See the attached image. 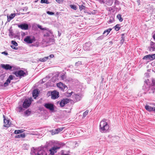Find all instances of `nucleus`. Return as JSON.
Returning <instances> with one entry per match:
<instances>
[{"label":"nucleus","instance_id":"25","mask_svg":"<svg viewBox=\"0 0 155 155\" xmlns=\"http://www.w3.org/2000/svg\"><path fill=\"white\" fill-rule=\"evenodd\" d=\"M88 110H87L84 112L83 114V117H85L88 114Z\"/></svg>","mask_w":155,"mask_h":155},{"label":"nucleus","instance_id":"49","mask_svg":"<svg viewBox=\"0 0 155 155\" xmlns=\"http://www.w3.org/2000/svg\"><path fill=\"white\" fill-rule=\"evenodd\" d=\"M152 111H153L155 112V107H153Z\"/></svg>","mask_w":155,"mask_h":155},{"label":"nucleus","instance_id":"54","mask_svg":"<svg viewBox=\"0 0 155 155\" xmlns=\"http://www.w3.org/2000/svg\"><path fill=\"white\" fill-rule=\"evenodd\" d=\"M153 105H154L155 106V104H153Z\"/></svg>","mask_w":155,"mask_h":155},{"label":"nucleus","instance_id":"36","mask_svg":"<svg viewBox=\"0 0 155 155\" xmlns=\"http://www.w3.org/2000/svg\"><path fill=\"white\" fill-rule=\"evenodd\" d=\"M47 13L49 15H52L54 14V12H51L47 11Z\"/></svg>","mask_w":155,"mask_h":155},{"label":"nucleus","instance_id":"3","mask_svg":"<svg viewBox=\"0 0 155 155\" xmlns=\"http://www.w3.org/2000/svg\"><path fill=\"white\" fill-rule=\"evenodd\" d=\"M13 74L15 75L17 77H18L19 78H21L26 75L25 72L22 70L14 72Z\"/></svg>","mask_w":155,"mask_h":155},{"label":"nucleus","instance_id":"1","mask_svg":"<svg viewBox=\"0 0 155 155\" xmlns=\"http://www.w3.org/2000/svg\"><path fill=\"white\" fill-rule=\"evenodd\" d=\"M109 128L107 123L104 120L101 121L100 125V130L102 133H106Z\"/></svg>","mask_w":155,"mask_h":155},{"label":"nucleus","instance_id":"8","mask_svg":"<svg viewBox=\"0 0 155 155\" xmlns=\"http://www.w3.org/2000/svg\"><path fill=\"white\" fill-rule=\"evenodd\" d=\"M3 117L4 118V126L5 127H8L11 124V122L9 120L5 118V115H3Z\"/></svg>","mask_w":155,"mask_h":155},{"label":"nucleus","instance_id":"44","mask_svg":"<svg viewBox=\"0 0 155 155\" xmlns=\"http://www.w3.org/2000/svg\"><path fill=\"white\" fill-rule=\"evenodd\" d=\"M2 54H4L6 55H8V53L5 51L2 52Z\"/></svg>","mask_w":155,"mask_h":155},{"label":"nucleus","instance_id":"21","mask_svg":"<svg viewBox=\"0 0 155 155\" xmlns=\"http://www.w3.org/2000/svg\"><path fill=\"white\" fill-rule=\"evenodd\" d=\"M75 97L77 101H78L81 99V97L79 95H75Z\"/></svg>","mask_w":155,"mask_h":155},{"label":"nucleus","instance_id":"18","mask_svg":"<svg viewBox=\"0 0 155 155\" xmlns=\"http://www.w3.org/2000/svg\"><path fill=\"white\" fill-rule=\"evenodd\" d=\"M112 29L111 28H109L108 29H107L106 30H105L103 33V34H104L105 33H107V35L110 32V31Z\"/></svg>","mask_w":155,"mask_h":155},{"label":"nucleus","instance_id":"9","mask_svg":"<svg viewBox=\"0 0 155 155\" xmlns=\"http://www.w3.org/2000/svg\"><path fill=\"white\" fill-rule=\"evenodd\" d=\"M143 59H149L150 60H152L155 59V54L152 55H148L145 56L143 58Z\"/></svg>","mask_w":155,"mask_h":155},{"label":"nucleus","instance_id":"43","mask_svg":"<svg viewBox=\"0 0 155 155\" xmlns=\"http://www.w3.org/2000/svg\"><path fill=\"white\" fill-rule=\"evenodd\" d=\"M152 83L153 85H155V79H153L152 81Z\"/></svg>","mask_w":155,"mask_h":155},{"label":"nucleus","instance_id":"32","mask_svg":"<svg viewBox=\"0 0 155 155\" xmlns=\"http://www.w3.org/2000/svg\"><path fill=\"white\" fill-rule=\"evenodd\" d=\"M38 27L39 28L42 30H47V29L46 28H42L41 26L40 25H38Z\"/></svg>","mask_w":155,"mask_h":155},{"label":"nucleus","instance_id":"52","mask_svg":"<svg viewBox=\"0 0 155 155\" xmlns=\"http://www.w3.org/2000/svg\"><path fill=\"white\" fill-rule=\"evenodd\" d=\"M150 10H152V8L150 7Z\"/></svg>","mask_w":155,"mask_h":155},{"label":"nucleus","instance_id":"37","mask_svg":"<svg viewBox=\"0 0 155 155\" xmlns=\"http://www.w3.org/2000/svg\"><path fill=\"white\" fill-rule=\"evenodd\" d=\"M49 33L48 32H47L44 35V37H49Z\"/></svg>","mask_w":155,"mask_h":155},{"label":"nucleus","instance_id":"42","mask_svg":"<svg viewBox=\"0 0 155 155\" xmlns=\"http://www.w3.org/2000/svg\"><path fill=\"white\" fill-rule=\"evenodd\" d=\"M11 47L12 48V49H15V50H17V49H18V48L16 47H15L14 46V45H12L11 46Z\"/></svg>","mask_w":155,"mask_h":155},{"label":"nucleus","instance_id":"17","mask_svg":"<svg viewBox=\"0 0 155 155\" xmlns=\"http://www.w3.org/2000/svg\"><path fill=\"white\" fill-rule=\"evenodd\" d=\"M48 59V57H46L43 58H41L39 59V61H41L44 62L46 61Z\"/></svg>","mask_w":155,"mask_h":155},{"label":"nucleus","instance_id":"27","mask_svg":"<svg viewBox=\"0 0 155 155\" xmlns=\"http://www.w3.org/2000/svg\"><path fill=\"white\" fill-rule=\"evenodd\" d=\"M70 7L72 9H74V10H76L77 9V6L75 5H70Z\"/></svg>","mask_w":155,"mask_h":155},{"label":"nucleus","instance_id":"10","mask_svg":"<svg viewBox=\"0 0 155 155\" xmlns=\"http://www.w3.org/2000/svg\"><path fill=\"white\" fill-rule=\"evenodd\" d=\"M18 28H20L22 30H27L28 29V25L26 24H23L18 25Z\"/></svg>","mask_w":155,"mask_h":155},{"label":"nucleus","instance_id":"53","mask_svg":"<svg viewBox=\"0 0 155 155\" xmlns=\"http://www.w3.org/2000/svg\"><path fill=\"white\" fill-rule=\"evenodd\" d=\"M147 10H149V11H150L149 10V9L148 8H147Z\"/></svg>","mask_w":155,"mask_h":155},{"label":"nucleus","instance_id":"6","mask_svg":"<svg viewBox=\"0 0 155 155\" xmlns=\"http://www.w3.org/2000/svg\"><path fill=\"white\" fill-rule=\"evenodd\" d=\"M62 145L61 144H58V146H54L51 148L49 151L50 152V153L52 155H53L54 153L57 152L56 150L60 149Z\"/></svg>","mask_w":155,"mask_h":155},{"label":"nucleus","instance_id":"50","mask_svg":"<svg viewBox=\"0 0 155 155\" xmlns=\"http://www.w3.org/2000/svg\"><path fill=\"white\" fill-rule=\"evenodd\" d=\"M37 155H41L40 153H38L37 154Z\"/></svg>","mask_w":155,"mask_h":155},{"label":"nucleus","instance_id":"15","mask_svg":"<svg viewBox=\"0 0 155 155\" xmlns=\"http://www.w3.org/2000/svg\"><path fill=\"white\" fill-rule=\"evenodd\" d=\"M15 14H11L10 16H7L8 21L9 22L15 16Z\"/></svg>","mask_w":155,"mask_h":155},{"label":"nucleus","instance_id":"41","mask_svg":"<svg viewBox=\"0 0 155 155\" xmlns=\"http://www.w3.org/2000/svg\"><path fill=\"white\" fill-rule=\"evenodd\" d=\"M61 155H70L68 153H65L63 151H61Z\"/></svg>","mask_w":155,"mask_h":155},{"label":"nucleus","instance_id":"26","mask_svg":"<svg viewBox=\"0 0 155 155\" xmlns=\"http://www.w3.org/2000/svg\"><path fill=\"white\" fill-rule=\"evenodd\" d=\"M23 131L21 130H16L15 131V134H19L23 132Z\"/></svg>","mask_w":155,"mask_h":155},{"label":"nucleus","instance_id":"23","mask_svg":"<svg viewBox=\"0 0 155 155\" xmlns=\"http://www.w3.org/2000/svg\"><path fill=\"white\" fill-rule=\"evenodd\" d=\"M57 129H55L54 130H53L52 131L51 134L52 135H54L58 133Z\"/></svg>","mask_w":155,"mask_h":155},{"label":"nucleus","instance_id":"47","mask_svg":"<svg viewBox=\"0 0 155 155\" xmlns=\"http://www.w3.org/2000/svg\"><path fill=\"white\" fill-rule=\"evenodd\" d=\"M16 138H19L21 137V136H20V134L18 135L15 136Z\"/></svg>","mask_w":155,"mask_h":155},{"label":"nucleus","instance_id":"2","mask_svg":"<svg viewBox=\"0 0 155 155\" xmlns=\"http://www.w3.org/2000/svg\"><path fill=\"white\" fill-rule=\"evenodd\" d=\"M47 96L48 97L51 96V98L54 100L59 97V94L58 92L56 90H54L52 91H48L47 94Z\"/></svg>","mask_w":155,"mask_h":155},{"label":"nucleus","instance_id":"30","mask_svg":"<svg viewBox=\"0 0 155 155\" xmlns=\"http://www.w3.org/2000/svg\"><path fill=\"white\" fill-rule=\"evenodd\" d=\"M64 127H62L60 128H58L57 129V130L58 131V133H59L61 131L64 129Z\"/></svg>","mask_w":155,"mask_h":155},{"label":"nucleus","instance_id":"33","mask_svg":"<svg viewBox=\"0 0 155 155\" xmlns=\"http://www.w3.org/2000/svg\"><path fill=\"white\" fill-rule=\"evenodd\" d=\"M31 111L28 110H27L25 112V114L27 115H29L31 114Z\"/></svg>","mask_w":155,"mask_h":155},{"label":"nucleus","instance_id":"51","mask_svg":"<svg viewBox=\"0 0 155 155\" xmlns=\"http://www.w3.org/2000/svg\"><path fill=\"white\" fill-rule=\"evenodd\" d=\"M109 43L111 44H112V42L111 41H110Z\"/></svg>","mask_w":155,"mask_h":155},{"label":"nucleus","instance_id":"38","mask_svg":"<svg viewBox=\"0 0 155 155\" xmlns=\"http://www.w3.org/2000/svg\"><path fill=\"white\" fill-rule=\"evenodd\" d=\"M9 36H13V32L12 31H11V30H9Z\"/></svg>","mask_w":155,"mask_h":155},{"label":"nucleus","instance_id":"48","mask_svg":"<svg viewBox=\"0 0 155 155\" xmlns=\"http://www.w3.org/2000/svg\"><path fill=\"white\" fill-rule=\"evenodd\" d=\"M54 56L53 54H50V55H49V57L51 58H54Z\"/></svg>","mask_w":155,"mask_h":155},{"label":"nucleus","instance_id":"22","mask_svg":"<svg viewBox=\"0 0 155 155\" xmlns=\"http://www.w3.org/2000/svg\"><path fill=\"white\" fill-rule=\"evenodd\" d=\"M11 82L10 81H9L8 79L4 83V86L6 87L8 85V84Z\"/></svg>","mask_w":155,"mask_h":155},{"label":"nucleus","instance_id":"31","mask_svg":"<svg viewBox=\"0 0 155 155\" xmlns=\"http://www.w3.org/2000/svg\"><path fill=\"white\" fill-rule=\"evenodd\" d=\"M12 44L14 45L15 46H17L18 45V43L15 41H11Z\"/></svg>","mask_w":155,"mask_h":155},{"label":"nucleus","instance_id":"5","mask_svg":"<svg viewBox=\"0 0 155 155\" xmlns=\"http://www.w3.org/2000/svg\"><path fill=\"white\" fill-rule=\"evenodd\" d=\"M32 101V99L31 97L25 99L23 103V107L24 108H27L30 105Z\"/></svg>","mask_w":155,"mask_h":155},{"label":"nucleus","instance_id":"11","mask_svg":"<svg viewBox=\"0 0 155 155\" xmlns=\"http://www.w3.org/2000/svg\"><path fill=\"white\" fill-rule=\"evenodd\" d=\"M69 102V100L68 99H64L62 100L60 103V105L61 107H64L66 104Z\"/></svg>","mask_w":155,"mask_h":155},{"label":"nucleus","instance_id":"46","mask_svg":"<svg viewBox=\"0 0 155 155\" xmlns=\"http://www.w3.org/2000/svg\"><path fill=\"white\" fill-rule=\"evenodd\" d=\"M155 50V48H153L152 47H151L150 48V51H153Z\"/></svg>","mask_w":155,"mask_h":155},{"label":"nucleus","instance_id":"19","mask_svg":"<svg viewBox=\"0 0 155 155\" xmlns=\"http://www.w3.org/2000/svg\"><path fill=\"white\" fill-rule=\"evenodd\" d=\"M54 41V40L53 38H49L48 40H47L46 42L47 43H49L51 42H53Z\"/></svg>","mask_w":155,"mask_h":155},{"label":"nucleus","instance_id":"34","mask_svg":"<svg viewBox=\"0 0 155 155\" xmlns=\"http://www.w3.org/2000/svg\"><path fill=\"white\" fill-rule=\"evenodd\" d=\"M66 78V76L65 74H63L61 75V78L63 80H65V79Z\"/></svg>","mask_w":155,"mask_h":155},{"label":"nucleus","instance_id":"39","mask_svg":"<svg viewBox=\"0 0 155 155\" xmlns=\"http://www.w3.org/2000/svg\"><path fill=\"white\" fill-rule=\"evenodd\" d=\"M63 0H56V1L58 3L60 4L63 2Z\"/></svg>","mask_w":155,"mask_h":155},{"label":"nucleus","instance_id":"24","mask_svg":"<svg viewBox=\"0 0 155 155\" xmlns=\"http://www.w3.org/2000/svg\"><path fill=\"white\" fill-rule=\"evenodd\" d=\"M120 25H117L114 27V29L116 31H118L120 30V27H119Z\"/></svg>","mask_w":155,"mask_h":155},{"label":"nucleus","instance_id":"29","mask_svg":"<svg viewBox=\"0 0 155 155\" xmlns=\"http://www.w3.org/2000/svg\"><path fill=\"white\" fill-rule=\"evenodd\" d=\"M48 0H41V3H46L48 4L49 3L48 2Z\"/></svg>","mask_w":155,"mask_h":155},{"label":"nucleus","instance_id":"13","mask_svg":"<svg viewBox=\"0 0 155 155\" xmlns=\"http://www.w3.org/2000/svg\"><path fill=\"white\" fill-rule=\"evenodd\" d=\"M1 66L2 68H3L5 69L6 70H11L12 68V66L9 65V64H3L1 65Z\"/></svg>","mask_w":155,"mask_h":155},{"label":"nucleus","instance_id":"40","mask_svg":"<svg viewBox=\"0 0 155 155\" xmlns=\"http://www.w3.org/2000/svg\"><path fill=\"white\" fill-rule=\"evenodd\" d=\"M18 109L19 110V112H21V111L23 109L22 107L21 106L18 107Z\"/></svg>","mask_w":155,"mask_h":155},{"label":"nucleus","instance_id":"35","mask_svg":"<svg viewBox=\"0 0 155 155\" xmlns=\"http://www.w3.org/2000/svg\"><path fill=\"white\" fill-rule=\"evenodd\" d=\"M13 76L12 75H10L9 76V77L8 78V79L9 81H11V80H13Z\"/></svg>","mask_w":155,"mask_h":155},{"label":"nucleus","instance_id":"16","mask_svg":"<svg viewBox=\"0 0 155 155\" xmlns=\"http://www.w3.org/2000/svg\"><path fill=\"white\" fill-rule=\"evenodd\" d=\"M145 108L147 110L150 112L152 111L153 107L146 104L145 106Z\"/></svg>","mask_w":155,"mask_h":155},{"label":"nucleus","instance_id":"20","mask_svg":"<svg viewBox=\"0 0 155 155\" xmlns=\"http://www.w3.org/2000/svg\"><path fill=\"white\" fill-rule=\"evenodd\" d=\"M117 18L119 19L120 21H122L123 20V18H122L121 15L120 14H118L117 15Z\"/></svg>","mask_w":155,"mask_h":155},{"label":"nucleus","instance_id":"7","mask_svg":"<svg viewBox=\"0 0 155 155\" xmlns=\"http://www.w3.org/2000/svg\"><path fill=\"white\" fill-rule=\"evenodd\" d=\"M57 86L61 90L64 91V90H67L68 89L67 86L61 82H59L57 84Z\"/></svg>","mask_w":155,"mask_h":155},{"label":"nucleus","instance_id":"45","mask_svg":"<svg viewBox=\"0 0 155 155\" xmlns=\"http://www.w3.org/2000/svg\"><path fill=\"white\" fill-rule=\"evenodd\" d=\"M20 136H21V137L22 138L25 137V136L24 134H20Z\"/></svg>","mask_w":155,"mask_h":155},{"label":"nucleus","instance_id":"4","mask_svg":"<svg viewBox=\"0 0 155 155\" xmlns=\"http://www.w3.org/2000/svg\"><path fill=\"white\" fill-rule=\"evenodd\" d=\"M24 41L27 43L31 44L35 41V39L34 36L31 37V36H28L24 39Z\"/></svg>","mask_w":155,"mask_h":155},{"label":"nucleus","instance_id":"12","mask_svg":"<svg viewBox=\"0 0 155 155\" xmlns=\"http://www.w3.org/2000/svg\"><path fill=\"white\" fill-rule=\"evenodd\" d=\"M45 107L47 109H49L51 110H54V105L52 104L47 103L45 105Z\"/></svg>","mask_w":155,"mask_h":155},{"label":"nucleus","instance_id":"14","mask_svg":"<svg viewBox=\"0 0 155 155\" xmlns=\"http://www.w3.org/2000/svg\"><path fill=\"white\" fill-rule=\"evenodd\" d=\"M39 92L38 91V90L37 89H35L33 90L32 93V95L35 99L38 96V94H39Z\"/></svg>","mask_w":155,"mask_h":155},{"label":"nucleus","instance_id":"28","mask_svg":"<svg viewBox=\"0 0 155 155\" xmlns=\"http://www.w3.org/2000/svg\"><path fill=\"white\" fill-rule=\"evenodd\" d=\"M79 9L80 10H82L83 9H85V7L83 5H79Z\"/></svg>","mask_w":155,"mask_h":155}]
</instances>
